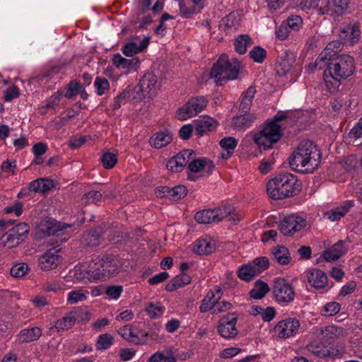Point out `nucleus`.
I'll use <instances>...</instances> for the list:
<instances>
[{"instance_id": "obj_13", "label": "nucleus", "mask_w": 362, "mask_h": 362, "mask_svg": "<svg viewBox=\"0 0 362 362\" xmlns=\"http://www.w3.org/2000/svg\"><path fill=\"white\" fill-rule=\"evenodd\" d=\"M152 0H141L139 6L144 13V23H151L153 21L152 18L158 15L161 12L163 8V1L161 0H157L154 5L151 8Z\"/></svg>"}, {"instance_id": "obj_57", "label": "nucleus", "mask_w": 362, "mask_h": 362, "mask_svg": "<svg viewBox=\"0 0 362 362\" xmlns=\"http://www.w3.org/2000/svg\"><path fill=\"white\" fill-rule=\"evenodd\" d=\"M88 293L87 291L83 289L75 290L70 292L68 295V301L71 304L76 303L79 301H83L86 299V295Z\"/></svg>"}, {"instance_id": "obj_49", "label": "nucleus", "mask_w": 362, "mask_h": 362, "mask_svg": "<svg viewBox=\"0 0 362 362\" xmlns=\"http://www.w3.org/2000/svg\"><path fill=\"white\" fill-rule=\"evenodd\" d=\"M114 343V337L108 334H100L96 342V347L99 350H105L110 347Z\"/></svg>"}, {"instance_id": "obj_43", "label": "nucleus", "mask_w": 362, "mask_h": 362, "mask_svg": "<svg viewBox=\"0 0 362 362\" xmlns=\"http://www.w3.org/2000/svg\"><path fill=\"white\" fill-rule=\"evenodd\" d=\"M185 166V158L179 153L168 160L166 164L167 168L174 172H180Z\"/></svg>"}, {"instance_id": "obj_60", "label": "nucleus", "mask_w": 362, "mask_h": 362, "mask_svg": "<svg viewBox=\"0 0 362 362\" xmlns=\"http://www.w3.org/2000/svg\"><path fill=\"white\" fill-rule=\"evenodd\" d=\"M187 189L184 185H178L170 188V197L175 200L184 198L187 195Z\"/></svg>"}, {"instance_id": "obj_8", "label": "nucleus", "mask_w": 362, "mask_h": 362, "mask_svg": "<svg viewBox=\"0 0 362 362\" xmlns=\"http://www.w3.org/2000/svg\"><path fill=\"white\" fill-rule=\"evenodd\" d=\"M307 225L305 218L297 215L286 216L279 224V229L285 235H292L302 230Z\"/></svg>"}, {"instance_id": "obj_10", "label": "nucleus", "mask_w": 362, "mask_h": 362, "mask_svg": "<svg viewBox=\"0 0 362 362\" xmlns=\"http://www.w3.org/2000/svg\"><path fill=\"white\" fill-rule=\"evenodd\" d=\"M341 49V43L337 41L329 42L325 49L319 54L315 63L310 64V66L313 69L315 67H319L320 69H323L324 66L322 63L330 60L332 57L338 56V52Z\"/></svg>"}, {"instance_id": "obj_12", "label": "nucleus", "mask_w": 362, "mask_h": 362, "mask_svg": "<svg viewBox=\"0 0 362 362\" xmlns=\"http://www.w3.org/2000/svg\"><path fill=\"white\" fill-rule=\"evenodd\" d=\"M349 3V0H328L327 8L317 9L315 11L322 15L340 16L346 11Z\"/></svg>"}, {"instance_id": "obj_2", "label": "nucleus", "mask_w": 362, "mask_h": 362, "mask_svg": "<svg viewBox=\"0 0 362 362\" xmlns=\"http://www.w3.org/2000/svg\"><path fill=\"white\" fill-rule=\"evenodd\" d=\"M300 189L301 183L297 176L289 173L276 175L267 185L268 196L274 200L296 196Z\"/></svg>"}, {"instance_id": "obj_36", "label": "nucleus", "mask_w": 362, "mask_h": 362, "mask_svg": "<svg viewBox=\"0 0 362 362\" xmlns=\"http://www.w3.org/2000/svg\"><path fill=\"white\" fill-rule=\"evenodd\" d=\"M272 253L275 259L281 264L286 265L291 260L288 250L284 246L279 245L276 247Z\"/></svg>"}, {"instance_id": "obj_42", "label": "nucleus", "mask_w": 362, "mask_h": 362, "mask_svg": "<svg viewBox=\"0 0 362 362\" xmlns=\"http://www.w3.org/2000/svg\"><path fill=\"white\" fill-rule=\"evenodd\" d=\"M76 320L74 315H69L57 320L51 329H55L57 332L67 330L74 325Z\"/></svg>"}, {"instance_id": "obj_9", "label": "nucleus", "mask_w": 362, "mask_h": 362, "mask_svg": "<svg viewBox=\"0 0 362 362\" xmlns=\"http://www.w3.org/2000/svg\"><path fill=\"white\" fill-rule=\"evenodd\" d=\"M207 105V100L204 97L194 98L189 100L184 107L179 110L181 119L187 117H192L201 112Z\"/></svg>"}, {"instance_id": "obj_4", "label": "nucleus", "mask_w": 362, "mask_h": 362, "mask_svg": "<svg viewBox=\"0 0 362 362\" xmlns=\"http://www.w3.org/2000/svg\"><path fill=\"white\" fill-rule=\"evenodd\" d=\"M240 67V62L237 59L229 60L226 54H222L214 64L210 75L218 85L222 86L228 80L237 78Z\"/></svg>"}, {"instance_id": "obj_56", "label": "nucleus", "mask_w": 362, "mask_h": 362, "mask_svg": "<svg viewBox=\"0 0 362 362\" xmlns=\"http://www.w3.org/2000/svg\"><path fill=\"white\" fill-rule=\"evenodd\" d=\"M320 332L324 337L334 338L342 334L343 329L334 325L326 327L324 329H320Z\"/></svg>"}, {"instance_id": "obj_16", "label": "nucleus", "mask_w": 362, "mask_h": 362, "mask_svg": "<svg viewBox=\"0 0 362 362\" xmlns=\"http://www.w3.org/2000/svg\"><path fill=\"white\" fill-rule=\"evenodd\" d=\"M42 230L48 235H55L68 228H74L73 225L59 222L54 219L49 218L41 224Z\"/></svg>"}, {"instance_id": "obj_29", "label": "nucleus", "mask_w": 362, "mask_h": 362, "mask_svg": "<svg viewBox=\"0 0 362 362\" xmlns=\"http://www.w3.org/2000/svg\"><path fill=\"white\" fill-rule=\"evenodd\" d=\"M191 282V277L185 273H181L172 279L165 286L168 291H173L178 288L189 284Z\"/></svg>"}, {"instance_id": "obj_40", "label": "nucleus", "mask_w": 362, "mask_h": 362, "mask_svg": "<svg viewBox=\"0 0 362 362\" xmlns=\"http://www.w3.org/2000/svg\"><path fill=\"white\" fill-rule=\"evenodd\" d=\"M220 298V296L216 298V294L212 291H209L202 301V304L199 307L200 312L205 313L209 310H212L213 311L216 303L219 300Z\"/></svg>"}, {"instance_id": "obj_20", "label": "nucleus", "mask_w": 362, "mask_h": 362, "mask_svg": "<svg viewBox=\"0 0 362 362\" xmlns=\"http://www.w3.org/2000/svg\"><path fill=\"white\" fill-rule=\"evenodd\" d=\"M106 279L113 277L119 274L121 268L120 261L117 257L107 256L103 258Z\"/></svg>"}, {"instance_id": "obj_28", "label": "nucleus", "mask_w": 362, "mask_h": 362, "mask_svg": "<svg viewBox=\"0 0 362 362\" xmlns=\"http://www.w3.org/2000/svg\"><path fill=\"white\" fill-rule=\"evenodd\" d=\"M354 206V201L348 200L336 209H334L327 213L328 218L332 221L339 220L349 211Z\"/></svg>"}, {"instance_id": "obj_33", "label": "nucleus", "mask_w": 362, "mask_h": 362, "mask_svg": "<svg viewBox=\"0 0 362 362\" xmlns=\"http://www.w3.org/2000/svg\"><path fill=\"white\" fill-rule=\"evenodd\" d=\"M193 250L199 255H209L214 250V245L206 239H199L197 240Z\"/></svg>"}, {"instance_id": "obj_24", "label": "nucleus", "mask_w": 362, "mask_h": 362, "mask_svg": "<svg viewBox=\"0 0 362 362\" xmlns=\"http://www.w3.org/2000/svg\"><path fill=\"white\" fill-rule=\"evenodd\" d=\"M257 119V116L254 113H245L239 116L234 117L233 118V127L241 130L249 127Z\"/></svg>"}, {"instance_id": "obj_32", "label": "nucleus", "mask_w": 362, "mask_h": 362, "mask_svg": "<svg viewBox=\"0 0 362 362\" xmlns=\"http://www.w3.org/2000/svg\"><path fill=\"white\" fill-rule=\"evenodd\" d=\"M118 334L127 341L132 342L135 344L140 343V339L136 333H135L133 326L131 325H127L120 327L118 331Z\"/></svg>"}, {"instance_id": "obj_52", "label": "nucleus", "mask_w": 362, "mask_h": 362, "mask_svg": "<svg viewBox=\"0 0 362 362\" xmlns=\"http://www.w3.org/2000/svg\"><path fill=\"white\" fill-rule=\"evenodd\" d=\"M249 56L255 62L262 63L267 57V51L260 46H255L250 52Z\"/></svg>"}, {"instance_id": "obj_31", "label": "nucleus", "mask_w": 362, "mask_h": 362, "mask_svg": "<svg viewBox=\"0 0 362 362\" xmlns=\"http://www.w3.org/2000/svg\"><path fill=\"white\" fill-rule=\"evenodd\" d=\"M215 121L211 117H203L194 121L195 131L198 136H202L206 132L211 131Z\"/></svg>"}, {"instance_id": "obj_45", "label": "nucleus", "mask_w": 362, "mask_h": 362, "mask_svg": "<svg viewBox=\"0 0 362 362\" xmlns=\"http://www.w3.org/2000/svg\"><path fill=\"white\" fill-rule=\"evenodd\" d=\"M117 155L118 152L117 151L113 152L107 151L105 152L100 158L103 167L105 169L112 168L117 162Z\"/></svg>"}, {"instance_id": "obj_44", "label": "nucleus", "mask_w": 362, "mask_h": 362, "mask_svg": "<svg viewBox=\"0 0 362 362\" xmlns=\"http://www.w3.org/2000/svg\"><path fill=\"white\" fill-rule=\"evenodd\" d=\"M238 276L244 281H250L254 276H257L252 264H244L238 270Z\"/></svg>"}, {"instance_id": "obj_18", "label": "nucleus", "mask_w": 362, "mask_h": 362, "mask_svg": "<svg viewBox=\"0 0 362 362\" xmlns=\"http://www.w3.org/2000/svg\"><path fill=\"white\" fill-rule=\"evenodd\" d=\"M53 250H48L39 258V266L43 270L54 269L59 264L60 259Z\"/></svg>"}, {"instance_id": "obj_41", "label": "nucleus", "mask_w": 362, "mask_h": 362, "mask_svg": "<svg viewBox=\"0 0 362 362\" xmlns=\"http://www.w3.org/2000/svg\"><path fill=\"white\" fill-rule=\"evenodd\" d=\"M252 40L248 35H240L234 42L235 51L240 54H245L247 47L252 45Z\"/></svg>"}, {"instance_id": "obj_14", "label": "nucleus", "mask_w": 362, "mask_h": 362, "mask_svg": "<svg viewBox=\"0 0 362 362\" xmlns=\"http://www.w3.org/2000/svg\"><path fill=\"white\" fill-rule=\"evenodd\" d=\"M214 211V221L219 222L226 217H229V221L233 224H237L242 218L235 209L230 205L212 209Z\"/></svg>"}, {"instance_id": "obj_26", "label": "nucleus", "mask_w": 362, "mask_h": 362, "mask_svg": "<svg viewBox=\"0 0 362 362\" xmlns=\"http://www.w3.org/2000/svg\"><path fill=\"white\" fill-rule=\"evenodd\" d=\"M42 335V330L39 327H32L30 329H25L21 331L18 335V341L19 343H28L35 341Z\"/></svg>"}, {"instance_id": "obj_5", "label": "nucleus", "mask_w": 362, "mask_h": 362, "mask_svg": "<svg viewBox=\"0 0 362 362\" xmlns=\"http://www.w3.org/2000/svg\"><path fill=\"white\" fill-rule=\"evenodd\" d=\"M282 136V129L280 125L275 122L267 123L259 134H255L254 141L260 149L267 150L272 147Z\"/></svg>"}, {"instance_id": "obj_7", "label": "nucleus", "mask_w": 362, "mask_h": 362, "mask_svg": "<svg viewBox=\"0 0 362 362\" xmlns=\"http://www.w3.org/2000/svg\"><path fill=\"white\" fill-rule=\"evenodd\" d=\"M272 292L275 300L279 303L287 304L294 300V288L284 278L274 279Z\"/></svg>"}, {"instance_id": "obj_47", "label": "nucleus", "mask_w": 362, "mask_h": 362, "mask_svg": "<svg viewBox=\"0 0 362 362\" xmlns=\"http://www.w3.org/2000/svg\"><path fill=\"white\" fill-rule=\"evenodd\" d=\"M218 333L224 338H233L238 334L235 325L219 323L218 326Z\"/></svg>"}, {"instance_id": "obj_61", "label": "nucleus", "mask_w": 362, "mask_h": 362, "mask_svg": "<svg viewBox=\"0 0 362 362\" xmlns=\"http://www.w3.org/2000/svg\"><path fill=\"white\" fill-rule=\"evenodd\" d=\"M244 13L243 10L234 11L223 18L225 23H238L243 21Z\"/></svg>"}, {"instance_id": "obj_34", "label": "nucleus", "mask_w": 362, "mask_h": 362, "mask_svg": "<svg viewBox=\"0 0 362 362\" xmlns=\"http://www.w3.org/2000/svg\"><path fill=\"white\" fill-rule=\"evenodd\" d=\"M269 290L267 284L259 280L255 282L254 288L250 291V295L254 299H262Z\"/></svg>"}, {"instance_id": "obj_22", "label": "nucleus", "mask_w": 362, "mask_h": 362, "mask_svg": "<svg viewBox=\"0 0 362 362\" xmlns=\"http://www.w3.org/2000/svg\"><path fill=\"white\" fill-rule=\"evenodd\" d=\"M295 61L296 55L294 53L291 52H286L284 57L281 59L276 67L278 75H286L291 70Z\"/></svg>"}, {"instance_id": "obj_62", "label": "nucleus", "mask_w": 362, "mask_h": 362, "mask_svg": "<svg viewBox=\"0 0 362 362\" xmlns=\"http://www.w3.org/2000/svg\"><path fill=\"white\" fill-rule=\"evenodd\" d=\"M151 40L150 36H144L143 38H141L139 35H134L131 41L132 43L136 44L139 49H141V52L144 51L149 45Z\"/></svg>"}, {"instance_id": "obj_17", "label": "nucleus", "mask_w": 362, "mask_h": 362, "mask_svg": "<svg viewBox=\"0 0 362 362\" xmlns=\"http://www.w3.org/2000/svg\"><path fill=\"white\" fill-rule=\"evenodd\" d=\"M308 282L315 288H325L327 284V276L326 274L318 269H311L307 273Z\"/></svg>"}, {"instance_id": "obj_50", "label": "nucleus", "mask_w": 362, "mask_h": 362, "mask_svg": "<svg viewBox=\"0 0 362 362\" xmlns=\"http://www.w3.org/2000/svg\"><path fill=\"white\" fill-rule=\"evenodd\" d=\"M94 87L97 94L102 95L110 90V83L106 78L98 76L94 81Z\"/></svg>"}, {"instance_id": "obj_25", "label": "nucleus", "mask_w": 362, "mask_h": 362, "mask_svg": "<svg viewBox=\"0 0 362 362\" xmlns=\"http://www.w3.org/2000/svg\"><path fill=\"white\" fill-rule=\"evenodd\" d=\"M175 352L173 348L167 349L163 352H157L149 358L148 362H177Z\"/></svg>"}, {"instance_id": "obj_59", "label": "nucleus", "mask_w": 362, "mask_h": 362, "mask_svg": "<svg viewBox=\"0 0 362 362\" xmlns=\"http://www.w3.org/2000/svg\"><path fill=\"white\" fill-rule=\"evenodd\" d=\"M340 304L337 302H330L327 303L322 310L325 316H332L338 313L340 310Z\"/></svg>"}, {"instance_id": "obj_27", "label": "nucleus", "mask_w": 362, "mask_h": 362, "mask_svg": "<svg viewBox=\"0 0 362 362\" xmlns=\"http://www.w3.org/2000/svg\"><path fill=\"white\" fill-rule=\"evenodd\" d=\"M102 229L95 228L85 233L83 236V243L87 247H95L100 244Z\"/></svg>"}, {"instance_id": "obj_19", "label": "nucleus", "mask_w": 362, "mask_h": 362, "mask_svg": "<svg viewBox=\"0 0 362 362\" xmlns=\"http://www.w3.org/2000/svg\"><path fill=\"white\" fill-rule=\"evenodd\" d=\"M347 248L342 240L338 241L330 249L323 253L324 259L327 262L336 261L346 254Z\"/></svg>"}, {"instance_id": "obj_38", "label": "nucleus", "mask_w": 362, "mask_h": 362, "mask_svg": "<svg viewBox=\"0 0 362 362\" xmlns=\"http://www.w3.org/2000/svg\"><path fill=\"white\" fill-rule=\"evenodd\" d=\"M89 262L88 264L76 266L74 272V277L77 281H93L92 273L89 271Z\"/></svg>"}, {"instance_id": "obj_53", "label": "nucleus", "mask_w": 362, "mask_h": 362, "mask_svg": "<svg viewBox=\"0 0 362 362\" xmlns=\"http://www.w3.org/2000/svg\"><path fill=\"white\" fill-rule=\"evenodd\" d=\"M251 264L258 275L269 267V262L267 257H259L255 258Z\"/></svg>"}, {"instance_id": "obj_21", "label": "nucleus", "mask_w": 362, "mask_h": 362, "mask_svg": "<svg viewBox=\"0 0 362 362\" xmlns=\"http://www.w3.org/2000/svg\"><path fill=\"white\" fill-rule=\"evenodd\" d=\"M103 258L96 257L89 262V271L91 272L93 281L106 280Z\"/></svg>"}, {"instance_id": "obj_63", "label": "nucleus", "mask_w": 362, "mask_h": 362, "mask_svg": "<svg viewBox=\"0 0 362 362\" xmlns=\"http://www.w3.org/2000/svg\"><path fill=\"white\" fill-rule=\"evenodd\" d=\"M122 291L123 288L122 286L112 285L105 288V293L111 298L117 299L121 296Z\"/></svg>"}, {"instance_id": "obj_23", "label": "nucleus", "mask_w": 362, "mask_h": 362, "mask_svg": "<svg viewBox=\"0 0 362 362\" xmlns=\"http://www.w3.org/2000/svg\"><path fill=\"white\" fill-rule=\"evenodd\" d=\"M172 140V134L168 131H163L156 133L155 136L150 139L149 142L156 148H160L167 146Z\"/></svg>"}, {"instance_id": "obj_1", "label": "nucleus", "mask_w": 362, "mask_h": 362, "mask_svg": "<svg viewBox=\"0 0 362 362\" xmlns=\"http://www.w3.org/2000/svg\"><path fill=\"white\" fill-rule=\"evenodd\" d=\"M322 159L321 152L312 141H302L289 157L290 167L302 173L317 170Z\"/></svg>"}, {"instance_id": "obj_48", "label": "nucleus", "mask_w": 362, "mask_h": 362, "mask_svg": "<svg viewBox=\"0 0 362 362\" xmlns=\"http://www.w3.org/2000/svg\"><path fill=\"white\" fill-rule=\"evenodd\" d=\"M195 220L199 223L209 224L214 221V211L212 209L203 210L196 213Z\"/></svg>"}, {"instance_id": "obj_64", "label": "nucleus", "mask_w": 362, "mask_h": 362, "mask_svg": "<svg viewBox=\"0 0 362 362\" xmlns=\"http://www.w3.org/2000/svg\"><path fill=\"white\" fill-rule=\"evenodd\" d=\"M81 86L80 83L76 81H71L68 86V89L66 91L64 96L67 98H71L73 96L78 94Z\"/></svg>"}, {"instance_id": "obj_6", "label": "nucleus", "mask_w": 362, "mask_h": 362, "mask_svg": "<svg viewBox=\"0 0 362 362\" xmlns=\"http://www.w3.org/2000/svg\"><path fill=\"white\" fill-rule=\"evenodd\" d=\"M30 231V226L21 223L9 229L0 238V246L8 249L18 246Z\"/></svg>"}, {"instance_id": "obj_51", "label": "nucleus", "mask_w": 362, "mask_h": 362, "mask_svg": "<svg viewBox=\"0 0 362 362\" xmlns=\"http://www.w3.org/2000/svg\"><path fill=\"white\" fill-rule=\"evenodd\" d=\"M219 144L223 149L227 151V156H230L237 146L238 141L234 137L228 136L222 139Z\"/></svg>"}, {"instance_id": "obj_55", "label": "nucleus", "mask_w": 362, "mask_h": 362, "mask_svg": "<svg viewBox=\"0 0 362 362\" xmlns=\"http://www.w3.org/2000/svg\"><path fill=\"white\" fill-rule=\"evenodd\" d=\"M164 310L165 308L163 306L156 305L153 303H150L145 308V311L152 319L160 317L163 314Z\"/></svg>"}, {"instance_id": "obj_37", "label": "nucleus", "mask_w": 362, "mask_h": 362, "mask_svg": "<svg viewBox=\"0 0 362 362\" xmlns=\"http://www.w3.org/2000/svg\"><path fill=\"white\" fill-rule=\"evenodd\" d=\"M139 83L144 88V92L147 93V94H149L151 91L156 88L157 83V77L152 73H147L141 78Z\"/></svg>"}, {"instance_id": "obj_39", "label": "nucleus", "mask_w": 362, "mask_h": 362, "mask_svg": "<svg viewBox=\"0 0 362 362\" xmlns=\"http://www.w3.org/2000/svg\"><path fill=\"white\" fill-rule=\"evenodd\" d=\"M89 262L88 264L76 266L74 272V277L77 281H93L92 273L89 271Z\"/></svg>"}, {"instance_id": "obj_54", "label": "nucleus", "mask_w": 362, "mask_h": 362, "mask_svg": "<svg viewBox=\"0 0 362 362\" xmlns=\"http://www.w3.org/2000/svg\"><path fill=\"white\" fill-rule=\"evenodd\" d=\"M103 194L105 197H109V194H106L105 192L103 194L100 191H89L83 196L82 201L86 204L96 203L101 199Z\"/></svg>"}, {"instance_id": "obj_11", "label": "nucleus", "mask_w": 362, "mask_h": 362, "mask_svg": "<svg viewBox=\"0 0 362 362\" xmlns=\"http://www.w3.org/2000/svg\"><path fill=\"white\" fill-rule=\"evenodd\" d=\"M299 327L298 320L289 318L279 322L274 327V332L279 338L286 339L295 335Z\"/></svg>"}, {"instance_id": "obj_58", "label": "nucleus", "mask_w": 362, "mask_h": 362, "mask_svg": "<svg viewBox=\"0 0 362 362\" xmlns=\"http://www.w3.org/2000/svg\"><path fill=\"white\" fill-rule=\"evenodd\" d=\"M28 267L25 263L16 264L11 269V275L16 278H20L25 275Z\"/></svg>"}, {"instance_id": "obj_15", "label": "nucleus", "mask_w": 362, "mask_h": 362, "mask_svg": "<svg viewBox=\"0 0 362 362\" xmlns=\"http://www.w3.org/2000/svg\"><path fill=\"white\" fill-rule=\"evenodd\" d=\"M339 38L344 43L354 44L359 38L361 31L357 24H344L339 28Z\"/></svg>"}, {"instance_id": "obj_30", "label": "nucleus", "mask_w": 362, "mask_h": 362, "mask_svg": "<svg viewBox=\"0 0 362 362\" xmlns=\"http://www.w3.org/2000/svg\"><path fill=\"white\" fill-rule=\"evenodd\" d=\"M214 163L211 160L204 158L199 159L193 158L188 165V169L190 173L200 172L204 168H208L209 170H211L214 168Z\"/></svg>"}, {"instance_id": "obj_46", "label": "nucleus", "mask_w": 362, "mask_h": 362, "mask_svg": "<svg viewBox=\"0 0 362 362\" xmlns=\"http://www.w3.org/2000/svg\"><path fill=\"white\" fill-rule=\"evenodd\" d=\"M139 63V61L137 58L128 59L124 58L120 54H116L113 57V64L116 65L117 67L122 68H129V67H134L137 66Z\"/></svg>"}, {"instance_id": "obj_35", "label": "nucleus", "mask_w": 362, "mask_h": 362, "mask_svg": "<svg viewBox=\"0 0 362 362\" xmlns=\"http://www.w3.org/2000/svg\"><path fill=\"white\" fill-rule=\"evenodd\" d=\"M301 24H280L276 29V36L280 40L286 39L291 30H299Z\"/></svg>"}, {"instance_id": "obj_3", "label": "nucleus", "mask_w": 362, "mask_h": 362, "mask_svg": "<svg viewBox=\"0 0 362 362\" xmlns=\"http://www.w3.org/2000/svg\"><path fill=\"white\" fill-rule=\"evenodd\" d=\"M324 66V80L328 83V78L330 77L339 82L341 78H346L351 76L355 69L354 58L349 55L340 54L332 57L330 60L322 63ZM328 86V84H327Z\"/></svg>"}]
</instances>
